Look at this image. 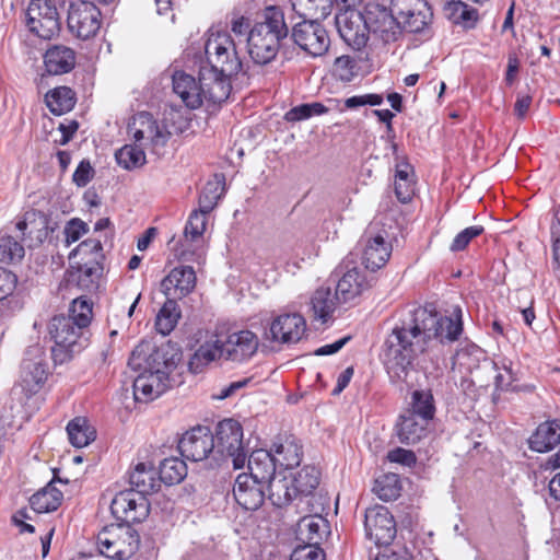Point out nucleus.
Segmentation results:
<instances>
[{
    "instance_id": "obj_11",
    "label": "nucleus",
    "mask_w": 560,
    "mask_h": 560,
    "mask_svg": "<svg viewBox=\"0 0 560 560\" xmlns=\"http://www.w3.org/2000/svg\"><path fill=\"white\" fill-rule=\"evenodd\" d=\"M128 131L135 139V142L154 152L164 147L170 138V132L164 126H161L147 112H141L132 117L131 122L128 125Z\"/></svg>"
},
{
    "instance_id": "obj_58",
    "label": "nucleus",
    "mask_w": 560,
    "mask_h": 560,
    "mask_svg": "<svg viewBox=\"0 0 560 560\" xmlns=\"http://www.w3.org/2000/svg\"><path fill=\"white\" fill-rule=\"evenodd\" d=\"M483 233L481 225H472L460 231L453 240L450 249L452 252L464 250L475 237Z\"/></svg>"
},
{
    "instance_id": "obj_12",
    "label": "nucleus",
    "mask_w": 560,
    "mask_h": 560,
    "mask_svg": "<svg viewBox=\"0 0 560 560\" xmlns=\"http://www.w3.org/2000/svg\"><path fill=\"white\" fill-rule=\"evenodd\" d=\"M292 38L302 50L312 57L324 56L330 46L328 32L315 19L298 23L293 27Z\"/></svg>"
},
{
    "instance_id": "obj_53",
    "label": "nucleus",
    "mask_w": 560,
    "mask_h": 560,
    "mask_svg": "<svg viewBox=\"0 0 560 560\" xmlns=\"http://www.w3.org/2000/svg\"><path fill=\"white\" fill-rule=\"evenodd\" d=\"M25 255L24 246L12 236L0 237V262L20 261Z\"/></svg>"
},
{
    "instance_id": "obj_15",
    "label": "nucleus",
    "mask_w": 560,
    "mask_h": 560,
    "mask_svg": "<svg viewBox=\"0 0 560 560\" xmlns=\"http://www.w3.org/2000/svg\"><path fill=\"white\" fill-rule=\"evenodd\" d=\"M306 331V322L299 313H285L276 316L265 331L266 340L278 345H291L300 341Z\"/></svg>"
},
{
    "instance_id": "obj_46",
    "label": "nucleus",
    "mask_w": 560,
    "mask_h": 560,
    "mask_svg": "<svg viewBox=\"0 0 560 560\" xmlns=\"http://www.w3.org/2000/svg\"><path fill=\"white\" fill-rule=\"evenodd\" d=\"M46 105L55 115L70 112L74 104V93L70 88L59 86L49 91L45 96Z\"/></svg>"
},
{
    "instance_id": "obj_40",
    "label": "nucleus",
    "mask_w": 560,
    "mask_h": 560,
    "mask_svg": "<svg viewBox=\"0 0 560 560\" xmlns=\"http://www.w3.org/2000/svg\"><path fill=\"white\" fill-rule=\"evenodd\" d=\"M482 359H485L482 349L475 343L466 342L453 357V369L458 368L459 371L471 372L479 366Z\"/></svg>"
},
{
    "instance_id": "obj_34",
    "label": "nucleus",
    "mask_w": 560,
    "mask_h": 560,
    "mask_svg": "<svg viewBox=\"0 0 560 560\" xmlns=\"http://www.w3.org/2000/svg\"><path fill=\"white\" fill-rule=\"evenodd\" d=\"M268 486L269 499L276 506H284L296 499L293 490V480L290 479L288 471H278L269 481Z\"/></svg>"
},
{
    "instance_id": "obj_43",
    "label": "nucleus",
    "mask_w": 560,
    "mask_h": 560,
    "mask_svg": "<svg viewBox=\"0 0 560 560\" xmlns=\"http://www.w3.org/2000/svg\"><path fill=\"white\" fill-rule=\"evenodd\" d=\"M394 189L397 199L407 203L411 201L415 195L413 172L409 164H398L396 167Z\"/></svg>"
},
{
    "instance_id": "obj_38",
    "label": "nucleus",
    "mask_w": 560,
    "mask_h": 560,
    "mask_svg": "<svg viewBox=\"0 0 560 560\" xmlns=\"http://www.w3.org/2000/svg\"><path fill=\"white\" fill-rule=\"evenodd\" d=\"M217 359H223L221 340L207 341L202 343L190 358L189 370L192 373H200L205 366Z\"/></svg>"
},
{
    "instance_id": "obj_50",
    "label": "nucleus",
    "mask_w": 560,
    "mask_h": 560,
    "mask_svg": "<svg viewBox=\"0 0 560 560\" xmlns=\"http://www.w3.org/2000/svg\"><path fill=\"white\" fill-rule=\"evenodd\" d=\"M433 396L428 390H415L411 396V408L406 413H413L417 418L430 420L434 416Z\"/></svg>"
},
{
    "instance_id": "obj_8",
    "label": "nucleus",
    "mask_w": 560,
    "mask_h": 560,
    "mask_svg": "<svg viewBox=\"0 0 560 560\" xmlns=\"http://www.w3.org/2000/svg\"><path fill=\"white\" fill-rule=\"evenodd\" d=\"M28 30L43 39H50L60 31V18L51 0H32L26 10Z\"/></svg>"
},
{
    "instance_id": "obj_39",
    "label": "nucleus",
    "mask_w": 560,
    "mask_h": 560,
    "mask_svg": "<svg viewBox=\"0 0 560 560\" xmlns=\"http://www.w3.org/2000/svg\"><path fill=\"white\" fill-rule=\"evenodd\" d=\"M338 303H341L340 300L337 299L336 293H331L329 288L317 289L311 299V305L315 318H318L324 323L331 317Z\"/></svg>"
},
{
    "instance_id": "obj_13",
    "label": "nucleus",
    "mask_w": 560,
    "mask_h": 560,
    "mask_svg": "<svg viewBox=\"0 0 560 560\" xmlns=\"http://www.w3.org/2000/svg\"><path fill=\"white\" fill-rule=\"evenodd\" d=\"M340 37L354 49L364 47L369 39L365 13L353 8L340 9L335 16Z\"/></svg>"
},
{
    "instance_id": "obj_14",
    "label": "nucleus",
    "mask_w": 560,
    "mask_h": 560,
    "mask_svg": "<svg viewBox=\"0 0 560 560\" xmlns=\"http://www.w3.org/2000/svg\"><path fill=\"white\" fill-rule=\"evenodd\" d=\"M110 511L116 520L130 525L131 523H140L148 517L150 503L147 497L128 489L114 497Z\"/></svg>"
},
{
    "instance_id": "obj_59",
    "label": "nucleus",
    "mask_w": 560,
    "mask_h": 560,
    "mask_svg": "<svg viewBox=\"0 0 560 560\" xmlns=\"http://www.w3.org/2000/svg\"><path fill=\"white\" fill-rule=\"evenodd\" d=\"M290 560H325L323 549L314 544L299 545L291 553Z\"/></svg>"
},
{
    "instance_id": "obj_56",
    "label": "nucleus",
    "mask_w": 560,
    "mask_h": 560,
    "mask_svg": "<svg viewBox=\"0 0 560 560\" xmlns=\"http://www.w3.org/2000/svg\"><path fill=\"white\" fill-rule=\"evenodd\" d=\"M207 214L208 213H202L200 210L194 211L190 214L184 231V236L186 241H194L202 236L207 225Z\"/></svg>"
},
{
    "instance_id": "obj_48",
    "label": "nucleus",
    "mask_w": 560,
    "mask_h": 560,
    "mask_svg": "<svg viewBox=\"0 0 560 560\" xmlns=\"http://www.w3.org/2000/svg\"><path fill=\"white\" fill-rule=\"evenodd\" d=\"M103 268L98 262L92 265L84 264L80 266L75 272L71 275L77 281L79 288L84 291H94L98 288V281L102 276Z\"/></svg>"
},
{
    "instance_id": "obj_52",
    "label": "nucleus",
    "mask_w": 560,
    "mask_h": 560,
    "mask_svg": "<svg viewBox=\"0 0 560 560\" xmlns=\"http://www.w3.org/2000/svg\"><path fill=\"white\" fill-rule=\"evenodd\" d=\"M66 318H70L77 326L88 330L92 319V304L82 296L74 299L71 303L69 315Z\"/></svg>"
},
{
    "instance_id": "obj_9",
    "label": "nucleus",
    "mask_w": 560,
    "mask_h": 560,
    "mask_svg": "<svg viewBox=\"0 0 560 560\" xmlns=\"http://www.w3.org/2000/svg\"><path fill=\"white\" fill-rule=\"evenodd\" d=\"M381 222L373 221L362 240L364 243L362 261L366 269L375 271L385 266L392 254V245L386 241L388 234L380 229Z\"/></svg>"
},
{
    "instance_id": "obj_6",
    "label": "nucleus",
    "mask_w": 560,
    "mask_h": 560,
    "mask_svg": "<svg viewBox=\"0 0 560 560\" xmlns=\"http://www.w3.org/2000/svg\"><path fill=\"white\" fill-rule=\"evenodd\" d=\"M139 542L137 530L127 524L107 526L97 535L100 552L109 559H129L138 550Z\"/></svg>"
},
{
    "instance_id": "obj_23",
    "label": "nucleus",
    "mask_w": 560,
    "mask_h": 560,
    "mask_svg": "<svg viewBox=\"0 0 560 560\" xmlns=\"http://www.w3.org/2000/svg\"><path fill=\"white\" fill-rule=\"evenodd\" d=\"M197 282L196 272L190 266L173 268L160 283L161 292L167 299L182 300L189 295Z\"/></svg>"
},
{
    "instance_id": "obj_45",
    "label": "nucleus",
    "mask_w": 560,
    "mask_h": 560,
    "mask_svg": "<svg viewBox=\"0 0 560 560\" xmlns=\"http://www.w3.org/2000/svg\"><path fill=\"white\" fill-rule=\"evenodd\" d=\"M180 310L177 300L167 299L159 311L155 318V328L163 336L171 334L180 318Z\"/></svg>"
},
{
    "instance_id": "obj_17",
    "label": "nucleus",
    "mask_w": 560,
    "mask_h": 560,
    "mask_svg": "<svg viewBox=\"0 0 560 560\" xmlns=\"http://www.w3.org/2000/svg\"><path fill=\"white\" fill-rule=\"evenodd\" d=\"M221 343L224 360L245 363L257 353L260 341L254 331L238 329L230 331Z\"/></svg>"
},
{
    "instance_id": "obj_64",
    "label": "nucleus",
    "mask_w": 560,
    "mask_h": 560,
    "mask_svg": "<svg viewBox=\"0 0 560 560\" xmlns=\"http://www.w3.org/2000/svg\"><path fill=\"white\" fill-rule=\"evenodd\" d=\"M520 69V61L516 55H509L508 59V69L505 73L504 81L508 85H512L516 79Z\"/></svg>"
},
{
    "instance_id": "obj_49",
    "label": "nucleus",
    "mask_w": 560,
    "mask_h": 560,
    "mask_svg": "<svg viewBox=\"0 0 560 560\" xmlns=\"http://www.w3.org/2000/svg\"><path fill=\"white\" fill-rule=\"evenodd\" d=\"M187 475V466L177 457L165 458L160 465V481L166 485L180 482Z\"/></svg>"
},
{
    "instance_id": "obj_61",
    "label": "nucleus",
    "mask_w": 560,
    "mask_h": 560,
    "mask_svg": "<svg viewBox=\"0 0 560 560\" xmlns=\"http://www.w3.org/2000/svg\"><path fill=\"white\" fill-rule=\"evenodd\" d=\"M387 459L392 463H398L408 467L416 463V456L413 452L400 447L388 452Z\"/></svg>"
},
{
    "instance_id": "obj_63",
    "label": "nucleus",
    "mask_w": 560,
    "mask_h": 560,
    "mask_svg": "<svg viewBox=\"0 0 560 560\" xmlns=\"http://www.w3.org/2000/svg\"><path fill=\"white\" fill-rule=\"evenodd\" d=\"M93 168L86 161H82L73 173V182L78 186H85L92 178Z\"/></svg>"
},
{
    "instance_id": "obj_7",
    "label": "nucleus",
    "mask_w": 560,
    "mask_h": 560,
    "mask_svg": "<svg viewBox=\"0 0 560 560\" xmlns=\"http://www.w3.org/2000/svg\"><path fill=\"white\" fill-rule=\"evenodd\" d=\"M214 436V455L221 459L231 458L235 469L243 468L246 454L243 447L242 425L233 419H224L218 423Z\"/></svg>"
},
{
    "instance_id": "obj_18",
    "label": "nucleus",
    "mask_w": 560,
    "mask_h": 560,
    "mask_svg": "<svg viewBox=\"0 0 560 560\" xmlns=\"http://www.w3.org/2000/svg\"><path fill=\"white\" fill-rule=\"evenodd\" d=\"M366 537L377 546H388L396 537V523L387 508L375 505L365 511Z\"/></svg>"
},
{
    "instance_id": "obj_19",
    "label": "nucleus",
    "mask_w": 560,
    "mask_h": 560,
    "mask_svg": "<svg viewBox=\"0 0 560 560\" xmlns=\"http://www.w3.org/2000/svg\"><path fill=\"white\" fill-rule=\"evenodd\" d=\"M101 11L92 1L83 0L71 4L68 14V26L79 38L94 36L101 26Z\"/></svg>"
},
{
    "instance_id": "obj_1",
    "label": "nucleus",
    "mask_w": 560,
    "mask_h": 560,
    "mask_svg": "<svg viewBox=\"0 0 560 560\" xmlns=\"http://www.w3.org/2000/svg\"><path fill=\"white\" fill-rule=\"evenodd\" d=\"M463 332L462 310L456 306L451 316L440 315L432 306L409 312L400 325L386 337L382 360L393 382H405L413 369L415 359L433 342H453Z\"/></svg>"
},
{
    "instance_id": "obj_32",
    "label": "nucleus",
    "mask_w": 560,
    "mask_h": 560,
    "mask_svg": "<svg viewBox=\"0 0 560 560\" xmlns=\"http://www.w3.org/2000/svg\"><path fill=\"white\" fill-rule=\"evenodd\" d=\"M276 467L277 464L271 452L256 450L248 457L249 474L247 475L266 485L267 481L278 474Z\"/></svg>"
},
{
    "instance_id": "obj_60",
    "label": "nucleus",
    "mask_w": 560,
    "mask_h": 560,
    "mask_svg": "<svg viewBox=\"0 0 560 560\" xmlns=\"http://www.w3.org/2000/svg\"><path fill=\"white\" fill-rule=\"evenodd\" d=\"M88 232V225L80 219H72L65 228L66 243L68 245L77 242Z\"/></svg>"
},
{
    "instance_id": "obj_26",
    "label": "nucleus",
    "mask_w": 560,
    "mask_h": 560,
    "mask_svg": "<svg viewBox=\"0 0 560 560\" xmlns=\"http://www.w3.org/2000/svg\"><path fill=\"white\" fill-rule=\"evenodd\" d=\"M233 75H223L220 71L208 67L200 68V84H202L203 100L214 104L228 100L231 93L230 79Z\"/></svg>"
},
{
    "instance_id": "obj_37",
    "label": "nucleus",
    "mask_w": 560,
    "mask_h": 560,
    "mask_svg": "<svg viewBox=\"0 0 560 560\" xmlns=\"http://www.w3.org/2000/svg\"><path fill=\"white\" fill-rule=\"evenodd\" d=\"M62 499V492L52 482H49L45 488L31 497L30 504L37 513H48L57 510Z\"/></svg>"
},
{
    "instance_id": "obj_20",
    "label": "nucleus",
    "mask_w": 560,
    "mask_h": 560,
    "mask_svg": "<svg viewBox=\"0 0 560 560\" xmlns=\"http://www.w3.org/2000/svg\"><path fill=\"white\" fill-rule=\"evenodd\" d=\"M364 13L369 34H378L386 43L396 39V36L400 33V27L398 15L393 10V1L389 9L378 3H369Z\"/></svg>"
},
{
    "instance_id": "obj_57",
    "label": "nucleus",
    "mask_w": 560,
    "mask_h": 560,
    "mask_svg": "<svg viewBox=\"0 0 560 560\" xmlns=\"http://www.w3.org/2000/svg\"><path fill=\"white\" fill-rule=\"evenodd\" d=\"M355 60L350 56L343 55L335 59L332 73L339 80L349 82L355 74Z\"/></svg>"
},
{
    "instance_id": "obj_42",
    "label": "nucleus",
    "mask_w": 560,
    "mask_h": 560,
    "mask_svg": "<svg viewBox=\"0 0 560 560\" xmlns=\"http://www.w3.org/2000/svg\"><path fill=\"white\" fill-rule=\"evenodd\" d=\"M290 479L293 480V490L296 498L313 492L319 483V472L314 466H304L299 471L289 470Z\"/></svg>"
},
{
    "instance_id": "obj_27",
    "label": "nucleus",
    "mask_w": 560,
    "mask_h": 560,
    "mask_svg": "<svg viewBox=\"0 0 560 560\" xmlns=\"http://www.w3.org/2000/svg\"><path fill=\"white\" fill-rule=\"evenodd\" d=\"M271 454L276 464L283 467V471H289L300 465L302 459V446L295 436L283 435L277 438L273 442Z\"/></svg>"
},
{
    "instance_id": "obj_25",
    "label": "nucleus",
    "mask_w": 560,
    "mask_h": 560,
    "mask_svg": "<svg viewBox=\"0 0 560 560\" xmlns=\"http://www.w3.org/2000/svg\"><path fill=\"white\" fill-rule=\"evenodd\" d=\"M265 487V483L255 480L246 472L240 474L233 487L235 501L244 510L255 511L264 503Z\"/></svg>"
},
{
    "instance_id": "obj_24",
    "label": "nucleus",
    "mask_w": 560,
    "mask_h": 560,
    "mask_svg": "<svg viewBox=\"0 0 560 560\" xmlns=\"http://www.w3.org/2000/svg\"><path fill=\"white\" fill-rule=\"evenodd\" d=\"M140 374L133 381L136 400L149 401L163 394L171 385V373L161 370H138Z\"/></svg>"
},
{
    "instance_id": "obj_22",
    "label": "nucleus",
    "mask_w": 560,
    "mask_h": 560,
    "mask_svg": "<svg viewBox=\"0 0 560 560\" xmlns=\"http://www.w3.org/2000/svg\"><path fill=\"white\" fill-rule=\"evenodd\" d=\"M178 450L187 459L203 460L209 454H214V436L208 427L192 428L179 440Z\"/></svg>"
},
{
    "instance_id": "obj_21",
    "label": "nucleus",
    "mask_w": 560,
    "mask_h": 560,
    "mask_svg": "<svg viewBox=\"0 0 560 560\" xmlns=\"http://www.w3.org/2000/svg\"><path fill=\"white\" fill-rule=\"evenodd\" d=\"M339 270L341 277L336 287V294L341 303L354 301L370 289L371 284L365 272L353 261H342Z\"/></svg>"
},
{
    "instance_id": "obj_10",
    "label": "nucleus",
    "mask_w": 560,
    "mask_h": 560,
    "mask_svg": "<svg viewBox=\"0 0 560 560\" xmlns=\"http://www.w3.org/2000/svg\"><path fill=\"white\" fill-rule=\"evenodd\" d=\"M48 376V363L44 348L36 343L30 346L21 363V386L33 394L39 390Z\"/></svg>"
},
{
    "instance_id": "obj_3",
    "label": "nucleus",
    "mask_w": 560,
    "mask_h": 560,
    "mask_svg": "<svg viewBox=\"0 0 560 560\" xmlns=\"http://www.w3.org/2000/svg\"><path fill=\"white\" fill-rule=\"evenodd\" d=\"M238 43L228 32H212L205 44L208 68L223 75H236L243 70V60L237 50Z\"/></svg>"
},
{
    "instance_id": "obj_16",
    "label": "nucleus",
    "mask_w": 560,
    "mask_h": 560,
    "mask_svg": "<svg viewBox=\"0 0 560 560\" xmlns=\"http://www.w3.org/2000/svg\"><path fill=\"white\" fill-rule=\"evenodd\" d=\"M393 10L398 15L400 30L410 33H419L427 28L433 15L424 0H393Z\"/></svg>"
},
{
    "instance_id": "obj_29",
    "label": "nucleus",
    "mask_w": 560,
    "mask_h": 560,
    "mask_svg": "<svg viewBox=\"0 0 560 560\" xmlns=\"http://www.w3.org/2000/svg\"><path fill=\"white\" fill-rule=\"evenodd\" d=\"M49 219L40 211L26 212L22 221L16 223V229L23 238L31 240L30 246L42 244L49 234Z\"/></svg>"
},
{
    "instance_id": "obj_41",
    "label": "nucleus",
    "mask_w": 560,
    "mask_h": 560,
    "mask_svg": "<svg viewBox=\"0 0 560 560\" xmlns=\"http://www.w3.org/2000/svg\"><path fill=\"white\" fill-rule=\"evenodd\" d=\"M67 433L70 443L79 448L88 446L96 436L94 428L83 417L72 419L67 425Z\"/></svg>"
},
{
    "instance_id": "obj_44",
    "label": "nucleus",
    "mask_w": 560,
    "mask_h": 560,
    "mask_svg": "<svg viewBox=\"0 0 560 560\" xmlns=\"http://www.w3.org/2000/svg\"><path fill=\"white\" fill-rule=\"evenodd\" d=\"M292 10L304 20L325 19L330 14V0H290Z\"/></svg>"
},
{
    "instance_id": "obj_30",
    "label": "nucleus",
    "mask_w": 560,
    "mask_h": 560,
    "mask_svg": "<svg viewBox=\"0 0 560 560\" xmlns=\"http://www.w3.org/2000/svg\"><path fill=\"white\" fill-rule=\"evenodd\" d=\"M428 421L417 418L413 413H404L396 424V434L400 443L412 445L427 435Z\"/></svg>"
},
{
    "instance_id": "obj_33",
    "label": "nucleus",
    "mask_w": 560,
    "mask_h": 560,
    "mask_svg": "<svg viewBox=\"0 0 560 560\" xmlns=\"http://www.w3.org/2000/svg\"><path fill=\"white\" fill-rule=\"evenodd\" d=\"M44 62L50 74L67 73L74 68L75 54L67 46L56 45L46 51Z\"/></svg>"
},
{
    "instance_id": "obj_28",
    "label": "nucleus",
    "mask_w": 560,
    "mask_h": 560,
    "mask_svg": "<svg viewBox=\"0 0 560 560\" xmlns=\"http://www.w3.org/2000/svg\"><path fill=\"white\" fill-rule=\"evenodd\" d=\"M173 90L188 108L196 109L202 105L203 94L200 78L197 82L194 77L176 71L173 74Z\"/></svg>"
},
{
    "instance_id": "obj_2",
    "label": "nucleus",
    "mask_w": 560,
    "mask_h": 560,
    "mask_svg": "<svg viewBox=\"0 0 560 560\" xmlns=\"http://www.w3.org/2000/svg\"><path fill=\"white\" fill-rule=\"evenodd\" d=\"M288 35L284 15L278 7H267L262 14V21L256 23L247 37V50L256 65L271 62L280 47V40Z\"/></svg>"
},
{
    "instance_id": "obj_54",
    "label": "nucleus",
    "mask_w": 560,
    "mask_h": 560,
    "mask_svg": "<svg viewBox=\"0 0 560 560\" xmlns=\"http://www.w3.org/2000/svg\"><path fill=\"white\" fill-rule=\"evenodd\" d=\"M328 110L329 109L322 103H307L291 108L285 113L284 118L288 121H300L313 116L326 114Z\"/></svg>"
},
{
    "instance_id": "obj_36",
    "label": "nucleus",
    "mask_w": 560,
    "mask_h": 560,
    "mask_svg": "<svg viewBox=\"0 0 560 560\" xmlns=\"http://www.w3.org/2000/svg\"><path fill=\"white\" fill-rule=\"evenodd\" d=\"M131 489L142 495H147L160 487V479L156 477V471L153 467H149L143 463L138 464L129 476Z\"/></svg>"
},
{
    "instance_id": "obj_47",
    "label": "nucleus",
    "mask_w": 560,
    "mask_h": 560,
    "mask_svg": "<svg viewBox=\"0 0 560 560\" xmlns=\"http://www.w3.org/2000/svg\"><path fill=\"white\" fill-rule=\"evenodd\" d=\"M144 149L137 142L135 144H126L116 152V161L125 170L139 168L147 162Z\"/></svg>"
},
{
    "instance_id": "obj_5",
    "label": "nucleus",
    "mask_w": 560,
    "mask_h": 560,
    "mask_svg": "<svg viewBox=\"0 0 560 560\" xmlns=\"http://www.w3.org/2000/svg\"><path fill=\"white\" fill-rule=\"evenodd\" d=\"M88 330L66 316H55L49 324V334L55 341L51 355L56 363H63L80 352L88 341Z\"/></svg>"
},
{
    "instance_id": "obj_4",
    "label": "nucleus",
    "mask_w": 560,
    "mask_h": 560,
    "mask_svg": "<svg viewBox=\"0 0 560 560\" xmlns=\"http://www.w3.org/2000/svg\"><path fill=\"white\" fill-rule=\"evenodd\" d=\"M179 361L180 351L172 342L154 346L150 341H141L131 352L128 365L132 370H161L172 374Z\"/></svg>"
},
{
    "instance_id": "obj_62",
    "label": "nucleus",
    "mask_w": 560,
    "mask_h": 560,
    "mask_svg": "<svg viewBox=\"0 0 560 560\" xmlns=\"http://www.w3.org/2000/svg\"><path fill=\"white\" fill-rule=\"evenodd\" d=\"M231 31L238 37V45L247 40L249 33V20L244 16L233 18L231 21Z\"/></svg>"
},
{
    "instance_id": "obj_55",
    "label": "nucleus",
    "mask_w": 560,
    "mask_h": 560,
    "mask_svg": "<svg viewBox=\"0 0 560 560\" xmlns=\"http://www.w3.org/2000/svg\"><path fill=\"white\" fill-rule=\"evenodd\" d=\"M223 191L219 182H209L199 196V209L202 213H210L217 206Z\"/></svg>"
},
{
    "instance_id": "obj_35",
    "label": "nucleus",
    "mask_w": 560,
    "mask_h": 560,
    "mask_svg": "<svg viewBox=\"0 0 560 560\" xmlns=\"http://www.w3.org/2000/svg\"><path fill=\"white\" fill-rule=\"evenodd\" d=\"M560 444V422L547 421L538 425L529 439L533 451L544 453Z\"/></svg>"
},
{
    "instance_id": "obj_51",
    "label": "nucleus",
    "mask_w": 560,
    "mask_h": 560,
    "mask_svg": "<svg viewBox=\"0 0 560 560\" xmlns=\"http://www.w3.org/2000/svg\"><path fill=\"white\" fill-rule=\"evenodd\" d=\"M400 482L396 474L381 476L375 480L373 491L383 501H392L400 495Z\"/></svg>"
},
{
    "instance_id": "obj_31",
    "label": "nucleus",
    "mask_w": 560,
    "mask_h": 560,
    "mask_svg": "<svg viewBox=\"0 0 560 560\" xmlns=\"http://www.w3.org/2000/svg\"><path fill=\"white\" fill-rule=\"evenodd\" d=\"M296 539L304 545L314 544L319 546L328 533V523L318 515L302 517L296 525Z\"/></svg>"
}]
</instances>
